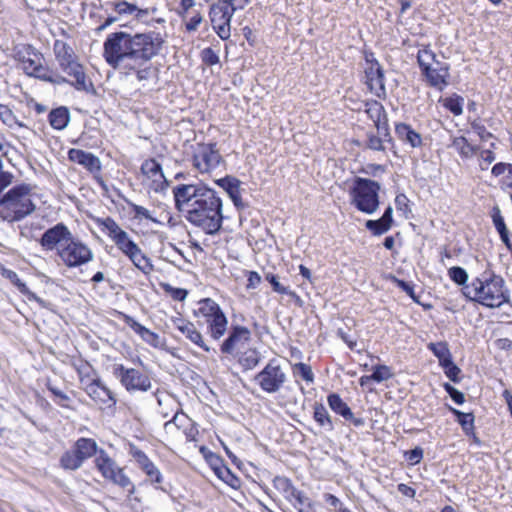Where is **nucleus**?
I'll return each instance as SVG.
<instances>
[{
    "label": "nucleus",
    "instance_id": "48",
    "mask_svg": "<svg viewBox=\"0 0 512 512\" xmlns=\"http://www.w3.org/2000/svg\"><path fill=\"white\" fill-rule=\"evenodd\" d=\"M368 141L367 146L375 151H383L385 149L384 142H390L391 141V135L389 134V137H384L383 135H374L372 133L368 134Z\"/></svg>",
    "mask_w": 512,
    "mask_h": 512
},
{
    "label": "nucleus",
    "instance_id": "49",
    "mask_svg": "<svg viewBox=\"0 0 512 512\" xmlns=\"http://www.w3.org/2000/svg\"><path fill=\"white\" fill-rule=\"evenodd\" d=\"M293 373L295 376L301 377L306 382L312 383L314 381V374L309 365L305 363H296L293 366Z\"/></svg>",
    "mask_w": 512,
    "mask_h": 512
},
{
    "label": "nucleus",
    "instance_id": "50",
    "mask_svg": "<svg viewBox=\"0 0 512 512\" xmlns=\"http://www.w3.org/2000/svg\"><path fill=\"white\" fill-rule=\"evenodd\" d=\"M130 208L134 214L135 219H138V220L146 219V220H149L156 224L160 223L156 218H154L152 216L150 210H148L147 208H145L141 205H137L135 203H130Z\"/></svg>",
    "mask_w": 512,
    "mask_h": 512
},
{
    "label": "nucleus",
    "instance_id": "46",
    "mask_svg": "<svg viewBox=\"0 0 512 512\" xmlns=\"http://www.w3.org/2000/svg\"><path fill=\"white\" fill-rule=\"evenodd\" d=\"M214 471L221 480H223L231 487L237 486L239 482L238 478H236L226 466H215Z\"/></svg>",
    "mask_w": 512,
    "mask_h": 512
},
{
    "label": "nucleus",
    "instance_id": "57",
    "mask_svg": "<svg viewBox=\"0 0 512 512\" xmlns=\"http://www.w3.org/2000/svg\"><path fill=\"white\" fill-rule=\"evenodd\" d=\"M201 59L206 65L212 66L219 63V55L210 47L201 51Z\"/></svg>",
    "mask_w": 512,
    "mask_h": 512
},
{
    "label": "nucleus",
    "instance_id": "14",
    "mask_svg": "<svg viewBox=\"0 0 512 512\" xmlns=\"http://www.w3.org/2000/svg\"><path fill=\"white\" fill-rule=\"evenodd\" d=\"M101 225L104 230L107 231V235L112 239L117 248L126 256L133 252L139 247L124 231L117 222L111 217H107L101 221Z\"/></svg>",
    "mask_w": 512,
    "mask_h": 512
},
{
    "label": "nucleus",
    "instance_id": "59",
    "mask_svg": "<svg viewBox=\"0 0 512 512\" xmlns=\"http://www.w3.org/2000/svg\"><path fill=\"white\" fill-rule=\"evenodd\" d=\"M164 289L176 301H184L188 295V292L186 289L174 288L169 284L164 285Z\"/></svg>",
    "mask_w": 512,
    "mask_h": 512
},
{
    "label": "nucleus",
    "instance_id": "23",
    "mask_svg": "<svg viewBox=\"0 0 512 512\" xmlns=\"http://www.w3.org/2000/svg\"><path fill=\"white\" fill-rule=\"evenodd\" d=\"M250 331L243 326H234L229 332L228 337L221 345V352L225 354H232L239 344H244L250 339Z\"/></svg>",
    "mask_w": 512,
    "mask_h": 512
},
{
    "label": "nucleus",
    "instance_id": "16",
    "mask_svg": "<svg viewBox=\"0 0 512 512\" xmlns=\"http://www.w3.org/2000/svg\"><path fill=\"white\" fill-rule=\"evenodd\" d=\"M366 62L368 66L365 68V78L366 84L370 90L376 97L385 98L386 97V88H385V78L384 71L379 64V62L375 59H369L366 57Z\"/></svg>",
    "mask_w": 512,
    "mask_h": 512
},
{
    "label": "nucleus",
    "instance_id": "13",
    "mask_svg": "<svg viewBox=\"0 0 512 512\" xmlns=\"http://www.w3.org/2000/svg\"><path fill=\"white\" fill-rule=\"evenodd\" d=\"M59 69L66 75L68 82L78 91L91 92L94 90L93 83L87 77L84 66L78 61V58L72 62L64 64Z\"/></svg>",
    "mask_w": 512,
    "mask_h": 512
},
{
    "label": "nucleus",
    "instance_id": "24",
    "mask_svg": "<svg viewBox=\"0 0 512 512\" xmlns=\"http://www.w3.org/2000/svg\"><path fill=\"white\" fill-rule=\"evenodd\" d=\"M203 318L207 324V332L212 339L219 340L225 335L227 331L228 320L222 310L211 314V316H205Z\"/></svg>",
    "mask_w": 512,
    "mask_h": 512
},
{
    "label": "nucleus",
    "instance_id": "27",
    "mask_svg": "<svg viewBox=\"0 0 512 512\" xmlns=\"http://www.w3.org/2000/svg\"><path fill=\"white\" fill-rule=\"evenodd\" d=\"M72 447L83 461V463L85 460L93 457L94 455H98L100 450L98 449V445L94 439L86 437L77 439Z\"/></svg>",
    "mask_w": 512,
    "mask_h": 512
},
{
    "label": "nucleus",
    "instance_id": "28",
    "mask_svg": "<svg viewBox=\"0 0 512 512\" xmlns=\"http://www.w3.org/2000/svg\"><path fill=\"white\" fill-rule=\"evenodd\" d=\"M395 133L400 140L408 143L413 148L420 147L422 145L421 135L408 124H396Z\"/></svg>",
    "mask_w": 512,
    "mask_h": 512
},
{
    "label": "nucleus",
    "instance_id": "62",
    "mask_svg": "<svg viewBox=\"0 0 512 512\" xmlns=\"http://www.w3.org/2000/svg\"><path fill=\"white\" fill-rule=\"evenodd\" d=\"M471 127L482 141H486L493 137V134L489 132L481 122L474 121L471 123Z\"/></svg>",
    "mask_w": 512,
    "mask_h": 512
},
{
    "label": "nucleus",
    "instance_id": "39",
    "mask_svg": "<svg viewBox=\"0 0 512 512\" xmlns=\"http://www.w3.org/2000/svg\"><path fill=\"white\" fill-rule=\"evenodd\" d=\"M439 101L455 116H459L463 113L464 99L461 96L453 95L451 97L441 98Z\"/></svg>",
    "mask_w": 512,
    "mask_h": 512
},
{
    "label": "nucleus",
    "instance_id": "61",
    "mask_svg": "<svg viewBox=\"0 0 512 512\" xmlns=\"http://www.w3.org/2000/svg\"><path fill=\"white\" fill-rule=\"evenodd\" d=\"M492 219H493L494 226L499 234L508 231V229L505 225V222H504V218L502 217L500 209L498 207L494 208Z\"/></svg>",
    "mask_w": 512,
    "mask_h": 512
},
{
    "label": "nucleus",
    "instance_id": "56",
    "mask_svg": "<svg viewBox=\"0 0 512 512\" xmlns=\"http://www.w3.org/2000/svg\"><path fill=\"white\" fill-rule=\"evenodd\" d=\"M228 194H232L240 186V181L233 177H225L216 181Z\"/></svg>",
    "mask_w": 512,
    "mask_h": 512
},
{
    "label": "nucleus",
    "instance_id": "36",
    "mask_svg": "<svg viewBox=\"0 0 512 512\" xmlns=\"http://www.w3.org/2000/svg\"><path fill=\"white\" fill-rule=\"evenodd\" d=\"M59 462L60 466L64 470L70 471L78 470L83 465V461L80 459L73 447L62 454Z\"/></svg>",
    "mask_w": 512,
    "mask_h": 512
},
{
    "label": "nucleus",
    "instance_id": "20",
    "mask_svg": "<svg viewBox=\"0 0 512 512\" xmlns=\"http://www.w3.org/2000/svg\"><path fill=\"white\" fill-rule=\"evenodd\" d=\"M129 454L134 458L139 468L146 474L152 484H161L163 482L162 473L149 459L145 452L137 448L135 445H131Z\"/></svg>",
    "mask_w": 512,
    "mask_h": 512
},
{
    "label": "nucleus",
    "instance_id": "38",
    "mask_svg": "<svg viewBox=\"0 0 512 512\" xmlns=\"http://www.w3.org/2000/svg\"><path fill=\"white\" fill-rule=\"evenodd\" d=\"M428 348L438 358L441 367L452 361L451 353L446 343H430Z\"/></svg>",
    "mask_w": 512,
    "mask_h": 512
},
{
    "label": "nucleus",
    "instance_id": "45",
    "mask_svg": "<svg viewBox=\"0 0 512 512\" xmlns=\"http://www.w3.org/2000/svg\"><path fill=\"white\" fill-rule=\"evenodd\" d=\"M372 370L371 378L374 382L381 383L393 377L391 368L386 365H376Z\"/></svg>",
    "mask_w": 512,
    "mask_h": 512
},
{
    "label": "nucleus",
    "instance_id": "58",
    "mask_svg": "<svg viewBox=\"0 0 512 512\" xmlns=\"http://www.w3.org/2000/svg\"><path fill=\"white\" fill-rule=\"evenodd\" d=\"M265 279L271 284L273 290L279 294L287 295L289 294V290L287 287L283 286L279 280L278 277L272 273H267L265 275Z\"/></svg>",
    "mask_w": 512,
    "mask_h": 512
},
{
    "label": "nucleus",
    "instance_id": "2",
    "mask_svg": "<svg viewBox=\"0 0 512 512\" xmlns=\"http://www.w3.org/2000/svg\"><path fill=\"white\" fill-rule=\"evenodd\" d=\"M175 207L192 225L205 233H217L223 221L222 200L218 193L208 186L179 184L172 190Z\"/></svg>",
    "mask_w": 512,
    "mask_h": 512
},
{
    "label": "nucleus",
    "instance_id": "51",
    "mask_svg": "<svg viewBox=\"0 0 512 512\" xmlns=\"http://www.w3.org/2000/svg\"><path fill=\"white\" fill-rule=\"evenodd\" d=\"M300 498H296L293 502V506L298 510V512H310L314 506L312 500L307 497L303 492L299 495Z\"/></svg>",
    "mask_w": 512,
    "mask_h": 512
},
{
    "label": "nucleus",
    "instance_id": "25",
    "mask_svg": "<svg viewBox=\"0 0 512 512\" xmlns=\"http://www.w3.org/2000/svg\"><path fill=\"white\" fill-rule=\"evenodd\" d=\"M177 329L192 343L200 347L206 352H210L211 348L205 343L202 334L195 325L191 322L180 320L177 324Z\"/></svg>",
    "mask_w": 512,
    "mask_h": 512
},
{
    "label": "nucleus",
    "instance_id": "55",
    "mask_svg": "<svg viewBox=\"0 0 512 512\" xmlns=\"http://www.w3.org/2000/svg\"><path fill=\"white\" fill-rule=\"evenodd\" d=\"M496 159L495 153L491 149L482 150L479 153V167L481 170H487L489 165Z\"/></svg>",
    "mask_w": 512,
    "mask_h": 512
},
{
    "label": "nucleus",
    "instance_id": "60",
    "mask_svg": "<svg viewBox=\"0 0 512 512\" xmlns=\"http://www.w3.org/2000/svg\"><path fill=\"white\" fill-rule=\"evenodd\" d=\"M49 391L57 398L56 403L62 407H69L68 402L70 401V397L62 392L57 387L48 385Z\"/></svg>",
    "mask_w": 512,
    "mask_h": 512
},
{
    "label": "nucleus",
    "instance_id": "41",
    "mask_svg": "<svg viewBox=\"0 0 512 512\" xmlns=\"http://www.w3.org/2000/svg\"><path fill=\"white\" fill-rule=\"evenodd\" d=\"M190 422L191 419L186 414L176 413L170 421L164 424V429L167 433H173L174 429H184Z\"/></svg>",
    "mask_w": 512,
    "mask_h": 512
},
{
    "label": "nucleus",
    "instance_id": "47",
    "mask_svg": "<svg viewBox=\"0 0 512 512\" xmlns=\"http://www.w3.org/2000/svg\"><path fill=\"white\" fill-rule=\"evenodd\" d=\"M365 227L371 231L374 235H382L386 233L390 228V224L383 222L382 218L377 220H367Z\"/></svg>",
    "mask_w": 512,
    "mask_h": 512
},
{
    "label": "nucleus",
    "instance_id": "34",
    "mask_svg": "<svg viewBox=\"0 0 512 512\" xmlns=\"http://www.w3.org/2000/svg\"><path fill=\"white\" fill-rule=\"evenodd\" d=\"M131 262L144 274H150L153 271V264L150 259L137 247L127 256Z\"/></svg>",
    "mask_w": 512,
    "mask_h": 512
},
{
    "label": "nucleus",
    "instance_id": "26",
    "mask_svg": "<svg viewBox=\"0 0 512 512\" xmlns=\"http://www.w3.org/2000/svg\"><path fill=\"white\" fill-rule=\"evenodd\" d=\"M124 322L135 332L137 333L143 341L150 344L153 347H157L159 344V336L137 322L131 316L125 315Z\"/></svg>",
    "mask_w": 512,
    "mask_h": 512
},
{
    "label": "nucleus",
    "instance_id": "35",
    "mask_svg": "<svg viewBox=\"0 0 512 512\" xmlns=\"http://www.w3.org/2000/svg\"><path fill=\"white\" fill-rule=\"evenodd\" d=\"M313 418L321 427L325 428L327 431L334 430L332 418L323 404L315 403Z\"/></svg>",
    "mask_w": 512,
    "mask_h": 512
},
{
    "label": "nucleus",
    "instance_id": "40",
    "mask_svg": "<svg viewBox=\"0 0 512 512\" xmlns=\"http://www.w3.org/2000/svg\"><path fill=\"white\" fill-rule=\"evenodd\" d=\"M449 409L457 417V420L461 425L463 431L466 434L471 433L474 429V415L472 413H464L453 407H450Z\"/></svg>",
    "mask_w": 512,
    "mask_h": 512
},
{
    "label": "nucleus",
    "instance_id": "37",
    "mask_svg": "<svg viewBox=\"0 0 512 512\" xmlns=\"http://www.w3.org/2000/svg\"><path fill=\"white\" fill-rule=\"evenodd\" d=\"M417 61L421 71L435 65L436 62H440L436 54L428 46L418 50Z\"/></svg>",
    "mask_w": 512,
    "mask_h": 512
},
{
    "label": "nucleus",
    "instance_id": "10",
    "mask_svg": "<svg viewBox=\"0 0 512 512\" xmlns=\"http://www.w3.org/2000/svg\"><path fill=\"white\" fill-rule=\"evenodd\" d=\"M287 376L281 366L271 360L256 376L255 381L266 393H277L283 387Z\"/></svg>",
    "mask_w": 512,
    "mask_h": 512
},
{
    "label": "nucleus",
    "instance_id": "54",
    "mask_svg": "<svg viewBox=\"0 0 512 512\" xmlns=\"http://www.w3.org/2000/svg\"><path fill=\"white\" fill-rule=\"evenodd\" d=\"M9 277L22 294L27 295L29 299H34L36 301H40V298H38L34 293H32L29 290L27 285L18 278V276L15 272H10Z\"/></svg>",
    "mask_w": 512,
    "mask_h": 512
},
{
    "label": "nucleus",
    "instance_id": "18",
    "mask_svg": "<svg viewBox=\"0 0 512 512\" xmlns=\"http://www.w3.org/2000/svg\"><path fill=\"white\" fill-rule=\"evenodd\" d=\"M143 175L151 181L149 187L154 192H162L168 187L161 165L155 159H147L141 165Z\"/></svg>",
    "mask_w": 512,
    "mask_h": 512
},
{
    "label": "nucleus",
    "instance_id": "7",
    "mask_svg": "<svg viewBox=\"0 0 512 512\" xmlns=\"http://www.w3.org/2000/svg\"><path fill=\"white\" fill-rule=\"evenodd\" d=\"M94 463L98 471L106 480L113 482L123 489H127L129 494H133L135 492V486L131 482L130 478L124 473L123 468H120L105 450H99Z\"/></svg>",
    "mask_w": 512,
    "mask_h": 512
},
{
    "label": "nucleus",
    "instance_id": "52",
    "mask_svg": "<svg viewBox=\"0 0 512 512\" xmlns=\"http://www.w3.org/2000/svg\"><path fill=\"white\" fill-rule=\"evenodd\" d=\"M111 6L118 15H131L137 10L135 4L127 1L112 2Z\"/></svg>",
    "mask_w": 512,
    "mask_h": 512
},
{
    "label": "nucleus",
    "instance_id": "11",
    "mask_svg": "<svg viewBox=\"0 0 512 512\" xmlns=\"http://www.w3.org/2000/svg\"><path fill=\"white\" fill-rule=\"evenodd\" d=\"M222 161V157L214 143L198 144L193 153V167L200 173H209L216 169Z\"/></svg>",
    "mask_w": 512,
    "mask_h": 512
},
{
    "label": "nucleus",
    "instance_id": "31",
    "mask_svg": "<svg viewBox=\"0 0 512 512\" xmlns=\"http://www.w3.org/2000/svg\"><path fill=\"white\" fill-rule=\"evenodd\" d=\"M451 147L465 160L473 158L479 149L477 146L470 144L464 136L455 137L452 140Z\"/></svg>",
    "mask_w": 512,
    "mask_h": 512
},
{
    "label": "nucleus",
    "instance_id": "42",
    "mask_svg": "<svg viewBox=\"0 0 512 512\" xmlns=\"http://www.w3.org/2000/svg\"><path fill=\"white\" fill-rule=\"evenodd\" d=\"M222 310L220 306L212 299L206 298L199 302V308L195 312L198 317L211 316V314L217 313Z\"/></svg>",
    "mask_w": 512,
    "mask_h": 512
},
{
    "label": "nucleus",
    "instance_id": "33",
    "mask_svg": "<svg viewBox=\"0 0 512 512\" xmlns=\"http://www.w3.org/2000/svg\"><path fill=\"white\" fill-rule=\"evenodd\" d=\"M327 402L329 407L344 419H353V412L338 394L332 393L328 395Z\"/></svg>",
    "mask_w": 512,
    "mask_h": 512
},
{
    "label": "nucleus",
    "instance_id": "53",
    "mask_svg": "<svg viewBox=\"0 0 512 512\" xmlns=\"http://www.w3.org/2000/svg\"><path fill=\"white\" fill-rule=\"evenodd\" d=\"M14 180V174L10 171L4 170V164L0 158V195L8 188Z\"/></svg>",
    "mask_w": 512,
    "mask_h": 512
},
{
    "label": "nucleus",
    "instance_id": "17",
    "mask_svg": "<svg viewBox=\"0 0 512 512\" xmlns=\"http://www.w3.org/2000/svg\"><path fill=\"white\" fill-rule=\"evenodd\" d=\"M450 65L446 62H436L435 65L422 70L427 83L439 91H443L449 84Z\"/></svg>",
    "mask_w": 512,
    "mask_h": 512
},
{
    "label": "nucleus",
    "instance_id": "43",
    "mask_svg": "<svg viewBox=\"0 0 512 512\" xmlns=\"http://www.w3.org/2000/svg\"><path fill=\"white\" fill-rule=\"evenodd\" d=\"M448 276L457 285L462 286V288L464 286L468 285L467 281L469 279V275H468L467 271L462 267H459V266L451 267L448 270Z\"/></svg>",
    "mask_w": 512,
    "mask_h": 512
},
{
    "label": "nucleus",
    "instance_id": "64",
    "mask_svg": "<svg viewBox=\"0 0 512 512\" xmlns=\"http://www.w3.org/2000/svg\"><path fill=\"white\" fill-rule=\"evenodd\" d=\"M203 16L200 12H196L189 21L186 22L185 28L188 32H193L198 29V26L202 23Z\"/></svg>",
    "mask_w": 512,
    "mask_h": 512
},
{
    "label": "nucleus",
    "instance_id": "1",
    "mask_svg": "<svg viewBox=\"0 0 512 512\" xmlns=\"http://www.w3.org/2000/svg\"><path fill=\"white\" fill-rule=\"evenodd\" d=\"M163 39L159 33L114 32L103 44V57L114 69L134 73L138 81L148 80L152 75L151 59L161 50Z\"/></svg>",
    "mask_w": 512,
    "mask_h": 512
},
{
    "label": "nucleus",
    "instance_id": "44",
    "mask_svg": "<svg viewBox=\"0 0 512 512\" xmlns=\"http://www.w3.org/2000/svg\"><path fill=\"white\" fill-rule=\"evenodd\" d=\"M260 361V355L256 350H248L240 357L239 362L244 369L250 370L255 368Z\"/></svg>",
    "mask_w": 512,
    "mask_h": 512
},
{
    "label": "nucleus",
    "instance_id": "22",
    "mask_svg": "<svg viewBox=\"0 0 512 512\" xmlns=\"http://www.w3.org/2000/svg\"><path fill=\"white\" fill-rule=\"evenodd\" d=\"M70 161L83 166L91 173H99L101 170L100 159L90 152L81 149L72 148L68 151Z\"/></svg>",
    "mask_w": 512,
    "mask_h": 512
},
{
    "label": "nucleus",
    "instance_id": "32",
    "mask_svg": "<svg viewBox=\"0 0 512 512\" xmlns=\"http://www.w3.org/2000/svg\"><path fill=\"white\" fill-rule=\"evenodd\" d=\"M48 120L54 129L63 130L69 124L70 112L66 107H58L50 111Z\"/></svg>",
    "mask_w": 512,
    "mask_h": 512
},
{
    "label": "nucleus",
    "instance_id": "5",
    "mask_svg": "<svg viewBox=\"0 0 512 512\" xmlns=\"http://www.w3.org/2000/svg\"><path fill=\"white\" fill-rule=\"evenodd\" d=\"M380 189L381 185L377 181L355 177L349 189L351 205L364 214H374L380 205Z\"/></svg>",
    "mask_w": 512,
    "mask_h": 512
},
{
    "label": "nucleus",
    "instance_id": "6",
    "mask_svg": "<svg viewBox=\"0 0 512 512\" xmlns=\"http://www.w3.org/2000/svg\"><path fill=\"white\" fill-rule=\"evenodd\" d=\"M57 255L68 269L79 268L94 259L90 246L74 235L63 247L58 248Z\"/></svg>",
    "mask_w": 512,
    "mask_h": 512
},
{
    "label": "nucleus",
    "instance_id": "30",
    "mask_svg": "<svg viewBox=\"0 0 512 512\" xmlns=\"http://www.w3.org/2000/svg\"><path fill=\"white\" fill-rule=\"evenodd\" d=\"M275 489L289 502H293L302 493L294 487L291 480L284 476H276L273 480Z\"/></svg>",
    "mask_w": 512,
    "mask_h": 512
},
{
    "label": "nucleus",
    "instance_id": "12",
    "mask_svg": "<svg viewBox=\"0 0 512 512\" xmlns=\"http://www.w3.org/2000/svg\"><path fill=\"white\" fill-rule=\"evenodd\" d=\"M227 7L228 5L225 1L218 0L211 5L209 10L212 28L222 40H228L231 36L230 23L233 16Z\"/></svg>",
    "mask_w": 512,
    "mask_h": 512
},
{
    "label": "nucleus",
    "instance_id": "19",
    "mask_svg": "<svg viewBox=\"0 0 512 512\" xmlns=\"http://www.w3.org/2000/svg\"><path fill=\"white\" fill-rule=\"evenodd\" d=\"M84 390L88 396L99 405H104L106 407L116 405L117 400L114 393L105 386L99 378L93 379L87 383Z\"/></svg>",
    "mask_w": 512,
    "mask_h": 512
},
{
    "label": "nucleus",
    "instance_id": "63",
    "mask_svg": "<svg viewBox=\"0 0 512 512\" xmlns=\"http://www.w3.org/2000/svg\"><path fill=\"white\" fill-rule=\"evenodd\" d=\"M442 368L444 369V373L445 375L453 382H458L459 379H458V375L460 374L461 370L459 367H457L453 361L445 364L444 366H442Z\"/></svg>",
    "mask_w": 512,
    "mask_h": 512
},
{
    "label": "nucleus",
    "instance_id": "21",
    "mask_svg": "<svg viewBox=\"0 0 512 512\" xmlns=\"http://www.w3.org/2000/svg\"><path fill=\"white\" fill-rule=\"evenodd\" d=\"M364 106L365 112L374 122L377 132L384 137H389L387 115L383 105L376 100H371L365 102Z\"/></svg>",
    "mask_w": 512,
    "mask_h": 512
},
{
    "label": "nucleus",
    "instance_id": "4",
    "mask_svg": "<svg viewBox=\"0 0 512 512\" xmlns=\"http://www.w3.org/2000/svg\"><path fill=\"white\" fill-rule=\"evenodd\" d=\"M36 210L32 200V188L22 183L10 188L0 195V218L14 223L25 219Z\"/></svg>",
    "mask_w": 512,
    "mask_h": 512
},
{
    "label": "nucleus",
    "instance_id": "8",
    "mask_svg": "<svg viewBox=\"0 0 512 512\" xmlns=\"http://www.w3.org/2000/svg\"><path fill=\"white\" fill-rule=\"evenodd\" d=\"M112 374L129 393L147 392L152 388L150 377L136 368L114 364Z\"/></svg>",
    "mask_w": 512,
    "mask_h": 512
},
{
    "label": "nucleus",
    "instance_id": "29",
    "mask_svg": "<svg viewBox=\"0 0 512 512\" xmlns=\"http://www.w3.org/2000/svg\"><path fill=\"white\" fill-rule=\"evenodd\" d=\"M53 52L59 67L77 59L73 48L62 40H55Z\"/></svg>",
    "mask_w": 512,
    "mask_h": 512
},
{
    "label": "nucleus",
    "instance_id": "9",
    "mask_svg": "<svg viewBox=\"0 0 512 512\" xmlns=\"http://www.w3.org/2000/svg\"><path fill=\"white\" fill-rule=\"evenodd\" d=\"M21 68L28 75L54 85L66 84L67 79L57 73L49 72L47 67L42 65V55L37 52H27V56L20 58Z\"/></svg>",
    "mask_w": 512,
    "mask_h": 512
},
{
    "label": "nucleus",
    "instance_id": "15",
    "mask_svg": "<svg viewBox=\"0 0 512 512\" xmlns=\"http://www.w3.org/2000/svg\"><path fill=\"white\" fill-rule=\"evenodd\" d=\"M73 237L70 229L62 222L48 228L41 236L39 243L46 251L63 247Z\"/></svg>",
    "mask_w": 512,
    "mask_h": 512
},
{
    "label": "nucleus",
    "instance_id": "3",
    "mask_svg": "<svg viewBox=\"0 0 512 512\" xmlns=\"http://www.w3.org/2000/svg\"><path fill=\"white\" fill-rule=\"evenodd\" d=\"M466 299L486 308H500L510 303V291L501 275L486 270L462 288Z\"/></svg>",
    "mask_w": 512,
    "mask_h": 512
}]
</instances>
